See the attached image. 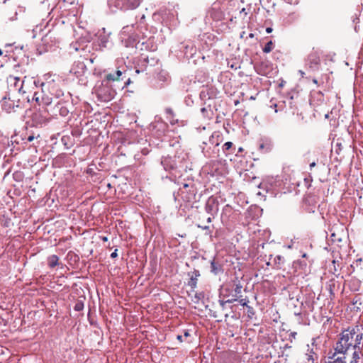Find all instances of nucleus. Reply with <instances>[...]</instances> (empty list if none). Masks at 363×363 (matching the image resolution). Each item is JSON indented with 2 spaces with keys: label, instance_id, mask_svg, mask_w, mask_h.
I'll return each mask as SVG.
<instances>
[{
  "label": "nucleus",
  "instance_id": "obj_1",
  "mask_svg": "<svg viewBox=\"0 0 363 363\" xmlns=\"http://www.w3.org/2000/svg\"><path fill=\"white\" fill-rule=\"evenodd\" d=\"M360 328L356 325L342 330L334 346V352L363 350V333Z\"/></svg>",
  "mask_w": 363,
  "mask_h": 363
},
{
  "label": "nucleus",
  "instance_id": "obj_2",
  "mask_svg": "<svg viewBox=\"0 0 363 363\" xmlns=\"http://www.w3.org/2000/svg\"><path fill=\"white\" fill-rule=\"evenodd\" d=\"M328 354V359H331L329 363H359L363 357L361 349L345 352H330Z\"/></svg>",
  "mask_w": 363,
  "mask_h": 363
},
{
  "label": "nucleus",
  "instance_id": "obj_3",
  "mask_svg": "<svg viewBox=\"0 0 363 363\" xmlns=\"http://www.w3.org/2000/svg\"><path fill=\"white\" fill-rule=\"evenodd\" d=\"M42 87L45 89L47 91L55 98H60L63 95V91L60 87L57 82L54 79L47 80L45 82L42 84Z\"/></svg>",
  "mask_w": 363,
  "mask_h": 363
},
{
  "label": "nucleus",
  "instance_id": "obj_4",
  "mask_svg": "<svg viewBox=\"0 0 363 363\" xmlns=\"http://www.w3.org/2000/svg\"><path fill=\"white\" fill-rule=\"evenodd\" d=\"M47 90L42 87L40 92H35L33 100H34L39 106H49L52 104V96L46 93Z\"/></svg>",
  "mask_w": 363,
  "mask_h": 363
},
{
  "label": "nucleus",
  "instance_id": "obj_5",
  "mask_svg": "<svg viewBox=\"0 0 363 363\" xmlns=\"http://www.w3.org/2000/svg\"><path fill=\"white\" fill-rule=\"evenodd\" d=\"M308 65L311 69H318L320 63V55L317 51L313 50L308 56Z\"/></svg>",
  "mask_w": 363,
  "mask_h": 363
},
{
  "label": "nucleus",
  "instance_id": "obj_6",
  "mask_svg": "<svg viewBox=\"0 0 363 363\" xmlns=\"http://www.w3.org/2000/svg\"><path fill=\"white\" fill-rule=\"evenodd\" d=\"M242 285L240 284V282H238V284H235V288H234V294H232V298H229V299H227L226 301H220V303L222 307H224L225 304L226 303H233L236 301L238 300L239 298L241 297L240 296V294H241V290H242Z\"/></svg>",
  "mask_w": 363,
  "mask_h": 363
},
{
  "label": "nucleus",
  "instance_id": "obj_7",
  "mask_svg": "<svg viewBox=\"0 0 363 363\" xmlns=\"http://www.w3.org/2000/svg\"><path fill=\"white\" fill-rule=\"evenodd\" d=\"M141 0H117L125 9H135L139 6Z\"/></svg>",
  "mask_w": 363,
  "mask_h": 363
},
{
  "label": "nucleus",
  "instance_id": "obj_8",
  "mask_svg": "<svg viewBox=\"0 0 363 363\" xmlns=\"http://www.w3.org/2000/svg\"><path fill=\"white\" fill-rule=\"evenodd\" d=\"M190 276V279L188 282V285L192 289H194L197 285L198 277L200 276V272L198 270H194L191 274H189Z\"/></svg>",
  "mask_w": 363,
  "mask_h": 363
},
{
  "label": "nucleus",
  "instance_id": "obj_9",
  "mask_svg": "<svg viewBox=\"0 0 363 363\" xmlns=\"http://www.w3.org/2000/svg\"><path fill=\"white\" fill-rule=\"evenodd\" d=\"M9 82L11 84V86H13V87L18 90L19 92L21 91L23 86V82L21 83V80L19 77H14L10 75L8 78Z\"/></svg>",
  "mask_w": 363,
  "mask_h": 363
},
{
  "label": "nucleus",
  "instance_id": "obj_10",
  "mask_svg": "<svg viewBox=\"0 0 363 363\" xmlns=\"http://www.w3.org/2000/svg\"><path fill=\"white\" fill-rule=\"evenodd\" d=\"M122 75V72L120 70L116 71L114 73H109L106 75L105 79L107 81H118L120 79L121 76Z\"/></svg>",
  "mask_w": 363,
  "mask_h": 363
},
{
  "label": "nucleus",
  "instance_id": "obj_11",
  "mask_svg": "<svg viewBox=\"0 0 363 363\" xmlns=\"http://www.w3.org/2000/svg\"><path fill=\"white\" fill-rule=\"evenodd\" d=\"M48 264L50 268H54L59 264V257L52 255L48 258Z\"/></svg>",
  "mask_w": 363,
  "mask_h": 363
},
{
  "label": "nucleus",
  "instance_id": "obj_12",
  "mask_svg": "<svg viewBox=\"0 0 363 363\" xmlns=\"http://www.w3.org/2000/svg\"><path fill=\"white\" fill-rule=\"evenodd\" d=\"M1 106L7 112H11L13 108V103L10 100L7 101L6 97L3 98Z\"/></svg>",
  "mask_w": 363,
  "mask_h": 363
},
{
  "label": "nucleus",
  "instance_id": "obj_13",
  "mask_svg": "<svg viewBox=\"0 0 363 363\" xmlns=\"http://www.w3.org/2000/svg\"><path fill=\"white\" fill-rule=\"evenodd\" d=\"M211 272L215 274H218L222 271L221 265L213 260L211 263Z\"/></svg>",
  "mask_w": 363,
  "mask_h": 363
},
{
  "label": "nucleus",
  "instance_id": "obj_14",
  "mask_svg": "<svg viewBox=\"0 0 363 363\" xmlns=\"http://www.w3.org/2000/svg\"><path fill=\"white\" fill-rule=\"evenodd\" d=\"M191 336V334L189 333V330H184V335H178L177 336V339L180 342H190L189 340H187L188 337H189Z\"/></svg>",
  "mask_w": 363,
  "mask_h": 363
},
{
  "label": "nucleus",
  "instance_id": "obj_15",
  "mask_svg": "<svg viewBox=\"0 0 363 363\" xmlns=\"http://www.w3.org/2000/svg\"><path fill=\"white\" fill-rule=\"evenodd\" d=\"M274 48V43L272 40L269 41L264 47L263 52L265 53L270 52Z\"/></svg>",
  "mask_w": 363,
  "mask_h": 363
},
{
  "label": "nucleus",
  "instance_id": "obj_16",
  "mask_svg": "<svg viewBox=\"0 0 363 363\" xmlns=\"http://www.w3.org/2000/svg\"><path fill=\"white\" fill-rule=\"evenodd\" d=\"M42 27V25H38L33 29V38H36L38 34H40V33L43 30Z\"/></svg>",
  "mask_w": 363,
  "mask_h": 363
},
{
  "label": "nucleus",
  "instance_id": "obj_17",
  "mask_svg": "<svg viewBox=\"0 0 363 363\" xmlns=\"http://www.w3.org/2000/svg\"><path fill=\"white\" fill-rule=\"evenodd\" d=\"M98 95L103 98L104 101H110L112 97H113V95L111 94V91L108 93V94H105L104 96H102V93H101V90L99 89L98 90Z\"/></svg>",
  "mask_w": 363,
  "mask_h": 363
},
{
  "label": "nucleus",
  "instance_id": "obj_18",
  "mask_svg": "<svg viewBox=\"0 0 363 363\" xmlns=\"http://www.w3.org/2000/svg\"><path fill=\"white\" fill-rule=\"evenodd\" d=\"M84 308V303L81 301H77L74 305V309L76 311H81Z\"/></svg>",
  "mask_w": 363,
  "mask_h": 363
},
{
  "label": "nucleus",
  "instance_id": "obj_19",
  "mask_svg": "<svg viewBox=\"0 0 363 363\" xmlns=\"http://www.w3.org/2000/svg\"><path fill=\"white\" fill-rule=\"evenodd\" d=\"M233 147V143L232 142H226L223 146V150L224 152L228 151Z\"/></svg>",
  "mask_w": 363,
  "mask_h": 363
},
{
  "label": "nucleus",
  "instance_id": "obj_20",
  "mask_svg": "<svg viewBox=\"0 0 363 363\" xmlns=\"http://www.w3.org/2000/svg\"><path fill=\"white\" fill-rule=\"evenodd\" d=\"M238 301H239L240 304H241L242 306H246V307L248 306L249 300L247 298H239Z\"/></svg>",
  "mask_w": 363,
  "mask_h": 363
},
{
  "label": "nucleus",
  "instance_id": "obj_21",
  "mask_svg": "<svg viewBox=\"0 0 363 363\" xmlns=\"http://www.w3.org/2000/svg\"><path fill=\"white\" fill-rule=\"evenodd\" d=\"M247 308L248 315L250 317H251V315L255 314L254 308L250 306H248Z\"/></svg>",
  "mask_w": 363,
  "mask_h": 363
},
{
  "label": "nucleus",
  "instance_id": "obj_22",
  "mask_svg": "<svg viewBox=\"0 0 363 363\" xmlns=\"http://www.w3.org/2000/svg\"><path fill=\"white\" fill-rule=\"evenodd\" d=\"M266 149L265 152H269L270 150V147L269 145H265L264 144H261L259 145V150H264Z\"/></svg>",
  "mask_w": 363,
  "mask_h": 363
},
{
  "label": "nucleus",
  "instance_id": "obj_23",
  "mask_svg": "<svg viewBox=\"0 0 363 363\" xmlns=\"http://www.w3.org/2000/svg\"><path fill=\"white\" fill-rule=\"evenodd\" d=\"M50 30H48V33H46L45 34V35H43V38H42V41H43V42H46V43H47V38H48V35H49V34H50Z\"/></svg>",
  "mask_w": 363,
  "mask_h": 363
},
{
  "label": "nucleus",
  "instance_id": "obj_24",
  "mask_svg": "<svg viewBox=\"0 0 363 363\" xmlns=\"http://www.w3.org/2000/svg\"><path fill=\"white\" fill-rule=\"evenodd\" d=\"M117 251H118V250H117V249H116V250H114V252H112V253L111 254V258H116V257H117V256H118Z\"/></svg>",
  "mask_w": 363,
  "mask_h": 363
},
{
  "label": "nucleus",
  "instance_id": "obj_25",
  "mask_svg": "<svg viewBox=\"0 0 363 363\" xmlns=\"http://www.w3.org/2000/svg\"><path fill=\"white\" fill-rule=\"evenodd\" d=\"M166 113H167V114L171 115V116H173V115H174L173 110H172V108H167V109H166Z\"/></svg>",
  "mask_w": 363,
  "mask_h": 363
},
{
  "label": "nucleus",
  "instance_id": "obj_26",
  "mask_svg": "<svg viewBox=\"0 0 363 363\" xmlns=\"http://www.w3.org/2000/svg\"><path fill=\"white\" fill-rule=\"evenodd\" d=\"M273 29L271 27H268L266 28V32L267 33H271L272 32Z\"/></svg>",
  "mask_w": 363,
  "mask_h": 363
},
{
  "label": "nucleus",
  "instance_id": "obj_27",
  "mask_svg": "<svg viewBox=\"0 0 363 363\" xmlns=\"http://www.w3.org/2000/svg\"><path fill=\"white\" fill-rule=\"evenodd\" d=\"M33 140H34V136H33V135H30V136H29V137L28 138V140L29 142H31V141H33Z\"/></svg>",
  "mask_w": 363,
  "mask_h": 363
},
{
  "label": "nucleus",
  "instance_id": "obj_28",
  "mask_svg": "<svg viewBox=\"0 0 363 363\" xmlns=\"http://www.w3.org/2000/svg\"><path fill=\"white\" fill-rule=\"evenodd\" d=\"M201 294H196V295H195V298H197V301H198L199 300H200V298H201Z\"/></svg>",
  "mask_w": 363,
  "mask_h": 363
},
{
  "label": "nucleus",
  "instance_id": "obj_29",
  "mask_svg": "<svg viewBox=\"0 0 363 363\" xmlns=\"http://www.w3.org/2000/svg\"><path fill=\"white\" fill-rule=\"evenodd\" d=\"M315 164H315V162H313L311 163V164H310V168H311V169L313 167H314L315 166Z\"/></svg>",
  "mask_w": 363,
  "mask_h": 363
},
{
  "label": "nucleus",
  "instance_id": "obj_30",
  "mask_svg": "<svg viewBox=\"0 0 363 363\" xmlns=\"http://www.w3.org/2000/svg\"><path fill=\"white\" fill-rule=\"evenodd\" d=\"M101 240L104 241V242H106L108 240V238L107 237H101Z\"/></svg>",
  "mask_w": 363,
  "mask_h": 363
},
{
  "label": "nucleus",
  "instance_id": "obj_31",
  "mask_svg": "<svg viewBox=\"0 0 363 363\" xmlns=\"http://www.w3.org/2000/svg\"><path fill=\"white\" fill-rule=\"evenodd\" d=\"M245 31H242L240 34V38H243L245 37Z\"/></svg>",
  "mask_w": 363,
  "mask_h": 363
},
{
  "label": "nucleus",
  "instance_id": "obj_32",
  "mask_svg": "<svg viewBox=\"0 0 363 363\" xmlns=\"http://www.w3.org/2000/svg\"><path fill=\"white\" fill-rule=\"evenodd\" d=\"M240 13H245V15H247V12H246V11H245V8H243V9L241 10Z\"/></svg>",
  "mask_w": 363,
  "mask_h": 363
},
{
  "label": "nucleus",
  "instance_id": "obj_33",
  "mask_svg": "<svg viewBox=\"0 0 363 363\" xmlns=\"http://www.w3.org/2000/svg\"><path fill=\"white\" fill-rule=\"evenodd\" d=\"M206 111H207V108H205V107H203V108H202L201 109V111L202 113H204V112H206Z\"/></svg>",
  "mask_w": 363,
  "mask_h": 363
},
{
  "label": "nucleus",
  "instance_id": "obj_34",
  "mask_svg": "<svg viewBox=\"0 0 363 363\" xmlns=\"http://www.w3.org/2000/svg\"><path fill=\"white\" fill-rule=\"evenodd\" d=\"M249 37L250 38H253L255 37V35L253 33H250Z\"/></svg>",
  "mask_w": 363,
  "mask_h": 363
},
{
  "label": "nucleus",
  "instance_id": "obj_35",
  "mask_svg": "<svg viewBox=\"0 0 363 363\" xmlns=\"http://www.w3.org/2000/svg\"><path fill=\"white\" fill-rule=\"evenodd\" d=\"M313 82L315 84H318V81H317V79H313Z\"/></svg>",
  "mask_w": 363,
  "mask_h": 363
},
{
  "label": "nucleus",
  "instance_id": "obj_36",
  "mask_svg": "<svg viewBox=\"0 0 363 363\" xmlns=\"http://www.w3.org/2000/svg\"><path fill=\"white\" fill-rule=\"evenodd\" d=\"M199 227H200V225H199ZM201 228H202L203 229H208V226H204V227L201 226Z\"/></svg>",
  "mask_w": 363,
  "mask_h": 363
},
{
  "label": "nucleus",
  "instance_id": "obj_37",
  "mask_svg": "<svg viewBox=\"0 0 363 363\" xmlns=\"http://www.w3.org/2000/svg\"><path fill=\"white\" fill-rule=\"evenodd\" d=\"M207 221H208V223L211 222V218L209 217V218L207 219Z\"/></svg>",
  "mask_w": 363,
  "mask_h": 363
},
{
  "label": "nucleus",
  "instance_id": "obj_38",
  "mask_svg": "<svg viewBox=\"0 0 363 363\" xmlns=\"http://www.w3.org/2000/svg\"><path fill=\"white\" fill-rule=\"evenodd\" d=\"M300 73H301V76L303 77L304 72L302 71H300Z\"/></svg>",
  "mask_w": 363,
  "mask_h": 363
},
{
  "label": "nucleus",
  "instance_id": "obj_39",
  "mask_svg": "<svg viewBox=\"0 0 363 363\" xmlns=\"http://www.w3.org/2000/svg\"><path fill=\"white\" fill-rule=\"evenodd\" d=\"M67 112V110L62 111V114H64V113Z\"/></svg>",
  "mask_w": 363,
  "mask_h": 363
}]
</instances>
